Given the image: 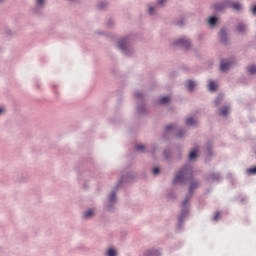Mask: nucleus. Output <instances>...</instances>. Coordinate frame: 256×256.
<instances>
[{
    "label": "nucleus",
    "instance_id": "f257e3e1",
    "mask_svg": "<svg viewBox=\"0 0 256 256\" xmlns=\"http://www.w3.org/2000/svg\"><path fill=\"white\" fill-rule=\"evenodd\" d=\"M187 173H189V169H187V168H184V169L180 170L176 174V176L174 178V182L175 183H183V180L185 179Z\"/></svg>",
    "mask_w": 256,
    "mask_h": 256
},
{
    "label": "nucleus",
    "instance_id": "f03ea898",
    "mask_svg": "<svg viewBox=\"0 0 256 256\" xmlns=\"http://www.w3.org/2000/svg\"><path fill=\"white\" fill-rule=\"evenodd\" d=\"M176 45H181L182 47H185L186 49H189V46L191 45V42H189V40H187V38H181L180 40H178Z\"/></svg>",
    "mask_w": 256,
    "mask_h": 256
},
{
    "label": "nucleus",
    "instance_id": "7ed1b4c3",
    "mask_svg": "<svg viewBox=\"0 0 256 256\" xmlns=\"http://www.w3.org/2000/svg\"><path fill=\"white\" fill-rule=\"evenodd\" d=\"M118 47L121 51H125L127 49V38H122L118 41Z\"/></svg>",
    "mask_w": 256,
    "mask_h": 256
},
{
    "label": "nucleus",
    "instance_id": "20e7f679",
    "mask_svg": "<svg viewBox=\"0 0 256 256\" xmlns=\"http://www.w3.org/2000/svg\"><path fill=\"white\" fill-rule=\"evenodd\" d=\"M231 67V62L222 60L220 64V70L221 71H228V69Z\"/></svg>",
    "mask_w": 256,
    "mask_h": 256
},
{
    "label": "nucleus",
    "instance_id": "39448f33",
    "mask_svg": "<svg viewBox=\"0 0 256 256\" xmlns=\"http://www.w3.org/2000/svg\"><path fill=\"white\" fill-rule=\"evenodd\" d=\"M186 87H187L188 91H193V89H195V82L188 80L186 82Z\"/></svg>",
    "mask_w": 256,
    "mask_h": 256
},
{
    "label": "nucleus",
    "instance_id": "423d86ee",
    "mask_svg": "<svg viewBox=\"0 0 256 256\" xmlns=\"http://www.w3.org/2000/svg\"><path fill=\"white\" fill-rule=\"evenodd\" d=\"M209 91H215L217 89V83L215 81H210L208 83Z\"/></svg>",
    "mask_w": 256,
    "mask_h": 256
},
{
    "label": "nucleus",
    "instance_id": "0eeeda50",
    "mask_svg": "<svg viewBox=\"0 0 256 256\" xmlns=\"http://www.w3.org/2000/svg\"><path fill=\"white\" fill-rule=\"evenodd\" d=\"M169 101H171V99L167 96L162 97V98L159 99L160 105H167V103H169Z\"/></svg>",
    "mask_w": 256,
    "mask_h": 256
},
{
    "label": "nucleus",
    "instance_id": "6e6552de",
    "mask_svg": "<svg viewBox=\"0 0 256 256\" xmlns=\"http://www.w3.org/2000/svg\"><path fill=\"white\" fill-rule=\"evenodd\" d=\"M221 117H227L229 115V107H224L220 110Z\"/></svg>",
    "mask_w": 256,
    "mask_h": 256
},
{
    "label": "nucleus",
    "instance_id": "1a4fd4ad",
    "mask_svg": "<svg viewBox=\"0 0 256 256\" xmlns=\"http://www.w3.org/2000/svg\"><path fill=\"white\" fill-rule=\"evenodd\" d=\"M186 125H188V126L197 125V120H195L193 118H187Z\"/></svg>",
    "mask_w": 256,
    "mask_h": 256
},
{
    "label": "nucleus",
    "instance_id": "9d476101",
    "mask_svg": "<svg viewBox=\"0 0 256 256\" xmlns=\"http://www.w3.org/2000/svg\"><path fill=\"white\" fill-rule=\"evenodd\" d=\"M220 37H221L222 43H225V41H227V40H225V37H227V32L225 31V29H222L220 31Z\"/></svg>",
    "mask_w": 256,
    "mask_h": 256
},
{
    "label": "nucleus",
    "instance_id": "9b49d317",
    "mask_svg": "<svg viewBox=\"0 0 256 256\" xmlns=\"http://www.w3.org/2000/svg\"><path fill=\"white\" fill-rule=\"evenodd\" d=\"M248 73L250 75H255L256 74V66L255 65L249 66L248 67Z\"/></svg>",
    "mask_w": 256,
    "mask_h": 256
},
{
    "label": "nucleus",
    "instance_id": "f8f14e48",
    "mask_svg": "<svg viewBox=\"0 0 256 256\" xmlns=\"http://www.w3.org/2000/svg\"><path fill=\"white\" fill-rule=\"evenodd\" d=\"M93 215V210L90 209L88 211H86L84 214H83V217L84 219H90V217Z\"/></svg>",
    "mask_w": 256,
    "mask_h": 256
},
{
    "label": "nucleus",
    "instance_id": "ddd939ff",
    "mask_svg": "<svg viewBox=\"0 0 256 256\" xmlns=\"http://www.w3.org/2000/svg\"><path fill=\"white\" fill-rule=\"evenodd\" d=\"M107 256H117V250L109 248L107 251Z\"/></svg>",
    "mask_w": 256,
    "mask_h": 256
},
{
    "label": "nucleus",
    "instance_id": "4468645a",
    "mask_svg": "<svg viewBox=\"0 0 256 256\" xmlns=\"http://www.w3.org/2000/svg\"><path fill=\"white\" fill-rule=\"evenodd\" d=\"M232 9H235L236 11H240L241 9V5L239 4V2H234L231 4Z\"/></svg>",
    "mask_w": 256,
    "mask_h": 256
},
{
    "label": "nucleus",
    "instance_id": "2eb2a0df",
    "mask_svg": "<svg viewBox=\"0 0 256 256\" xmlns=\"http://www.w3.org/2000/svg\"><path fill=\"white\" fill-rule=\"evenodd\" d=\"M247 175H256V167L248 168L246 170Z\"/></svg>",
    "mask_w": 256,
    "mask_h": 256
},
{
    "label": "nucleus",
    "instance_id": "dca6fc26",
    "mask_svg": "<svg viewBox=\"0 0 256 256\" xmlns=\"http://www.w3.org/2000/svg\"><path fill=\"white\" fill-rule=\"evenodd\" d=\"M246 27H245V24H239L237 26V32L238 33H243L245 31Z\"/></svg>",
    "mask_w": 256,
    "mask_h": 256
},
{
    "label": "nucleus",
    "instance_id": "f3484780",
    "mask_svg": "<svg viewBox=\"0 0 256 256\" xmlns=\"http://www.w3.org/2000/svg\"><path fill=\"white\" fill-rule=\"evenodd\" d=\"M196 158H197V150L191 151L189 154L190 161H192V159H196Z\"/></svg>",
    "mask_w": 256,
    "mask_h": 256
},
{
    "label": "nucleus",
    "instance_id": "a211bd4d",
    "mask_svg": "<svg viewBox=\"0 0 256 256\" xmlns=\"http://www.w3.org/2000/svg\"><path fill=\"white\" fill-rule=\"evenodd\" d=\"M217 21H218V19H217V17H215V16H213V17H210V19H209V25H216L217 24Z\"/></svg>",
    "mask_w": 256,
    "mask_h": 256
},
{
    "label": "nucleus",
    "instance_id": "6ab92c4d",
    "mask_svg": "<svg viewBox=\"0 0 256 256\" xmlns=\"http://www.w3.org/2000/svg\"><path fill=\"white\" fill-rule=\"evenodd\" d=\"M224 8H225V6L223 4H216V5H214L215 11H221Z\"/></svg>",
    "mask_w": 256,
    "mask_h": 256
},
{
    "label": "nucleus",
    "instance_id": "aec40b11",
    "mask_svg": "<svg viewBox=\"0 0 256 256\" xmlns=\"http://www.w3.org/2000/svg\"><path fill=\"white\" fill-rule=\"evenodd\" d=\"M135 149H136V151L143 152V151H145V146L143 144H138V145H136Z\"/></svg>",
    "mask_w": 256,
    "mask_h": 256
},
{
    "label": "nucleus",
    "instance_id": "412c9836",
    "mask_svg": "<svg viewBox=\"0 0 256 256\" xmlns=\"http://www.w3.org/2000/svg\"><path fill=\"white\" fill-rule=\"evenodd\" d=\"M189 199H191V196H187L186 198H185V200L183 201V203H182V207H187V205H188V203H189Z\"/></svg>",
    "mask_w": 256,
    "mask_h": 256
},
{
    "label": "nucleus",
    "instance_id": "4be33fe9",
    "mask_svg": "<svg viewBox=\"0 0 256 256\" xmlns=\"http://www.w3.org/2000/svg\"><path fill=\"white\" fill-rule=\"evenodd\" d=\"M197 188V182H192L190 185V193H193V189Z\"/></svg>",
    "mask_w": 256,
    "mask_h": 256
},
{
    "label": "nucleus",
    "instance_id": "5701e85b",
    "mask_svg": "<svg viewBox=\"0 0 256 256\" xmlns=\"http://www.w3.org/2000/svg\"><path fill=\"white\" fill-rule=\"evenodd\" d=\"M115 199H116V194H115V192H113V193L110 194V196H109V201H110L111 203H113V201H115Z\"/></svg>",
    "mask_w": 256,
    "mask_h": 256
},
{
    "label": "nucleus",
    "instance_id": "b1692460",
    "mask_svg": "<svg viewBox=\"0 0 256 256\" xmlns=\"http://www.w3.org/2000/svg\"><path fill=\"white\" fill-rule=\"evenodd\" d=\"M219 219H221V212H216L214 215V221H218Z\"/></svg>",
    "mask_w": 256,
    "mask_h": 256
},
{
    "label": "nucleus",
    "instance_id": "393cba45",
    "mask_svg": "<svg viewBox=\"0 0 256 256\" xmlns=\"http://www.w3.org/2000/svg\"><path fill=\"white\" fill-rule=\"evenodd\" d=\"M171 129H175V126L173 124L166 126V131H171Z\"/></svg>",
    "mask_w": 256,
    "mask_h": 256
},
{
    "label": "nucleus",
    "instance_id": "a878e982",
    "mask_svg": "<svg viewBox=\"0 0 256 256\" xmlns=\"http://www.w3.org/2000/svg\"><path fill=\"white\" fill-rule=\"evenodd\" d=\"M223 97L219 96L216 101H215V105H218L219 103H221Z\"/></svg>",
    "mask_w": 256,
    "mask_h": 256
},
{
    "label": "nucleus",
    "instance_id": "bb28decb",
    "mask_svg": "<svg viewBox=\"0 0 256 256\" xmlns=\"http://www.w3.org/2000/svg\"><path fill=\"white\" fill-rule=\"evenodd\" d=\"M164 3H167V0H158L157 5H163Z\"/></svg>",
    "mask_w": 256,
    "mask_h": 256
},
{
    "label": "nucleus",
    "instance_id": "cd10ccee",
    "mask_svg": "<svg viewBox=\"0 0 256 256\" xmlns=\"http://www.w3.org/2000/svg\"><path fill=\"white\" fill-rule=\"evenodd\" d=\"M148 11L150 15H153V11H155V8H153V6H150Z\"/></svg>",
    "mask_w": 256,
    "mask_h": 256
},
{
    "label": "nucleus",
    "instance_id": "c85d7f7f",
    "mask_svg": "<svg viewBox=\"0 0 256 256\" xmlns=\"http://www.w3.org/2000/svg\"><path fill=\"white\" fill-rule=\"evenodd\" d=\"M153 174H154V175H158V174H159V168H157V167L154 168V169H153Z\"/></svg>",
    "mask_w": 256,
    "mask_h": 256
},
{
    "label": "nucleus",
    "instance_id": "c756f323",
    "mask_svg": "<svg viewBox=\"0 0 256 256\" xmlns=\"http://www.w3.org/2000/svg\"><path fill=\"white\" fill-rule=\"evenodd\" d=\"M135 96L137 97V99H139V97H143V94H141V92H137Z\"/></svg>",
    "mask_w": 256,
    "mask_h": 256
},
{
    "label": "nucleus",
    "instance_id": "7c9ffc66",
    "mask_svg": "<svg viewBox=\"0 0 256 256\" xmlns=\"http://www.w3.org/2000/svg\"><path fill=\"white\" fill-rule=\"evenodd\" d=\"M251 11H252L253 15H256V5L252 7Z\"/></svg>",
    "mask_w": 256,
    "mask_h": 256
},
{
    "label": "nucleus",
    "instance_id": "2f4dec72",
    "mask_svg": "<svg viewBox=\"0 0 256 256\" xmlns=\"http://www.w3.org/2000/svg\"><path fill=\"white\" fill-rule=\"evenodd\" d=\"M44 0H37V5H43Z\"/></svg>",
    "mask_w": 256,
    "mask_h": 256
},
{
    "label": "nucleus",
    "instance_id": "473e14b6",
    "mask_svg": "<svg viewBox=\"0 0 256 256\" xmlns=\"http://www.w3.org/2000/svg\"><path fill=\"white\" fill-rule=\"evenodd\" d=\"M5 111V108H0V115Z\"/></svg>",
    "mask_w": 256,
    "mask_h": 256
},
{
    "label": "nucleus",
    "instance_id": "72a5a7b5",
    "mask_svg": "<svg viewBox=\"0 0 256 256\" xmlns=\"http://www.w3.org/2000/svg\"><path fill=\"white\" fill-rule=\"evenodd\" d=\"M98 7H99V9H103V6H102L101 4H99V6H98Z\"/></svg>",
    "mask_w": 256,
    "mask_h": 256
},
{
    "label": "nucleus",
    "instance_id": "f704fd0d",
    "mask_svg": "<svg viewBox=\"0 0 256 256\" xmlns=\"http://www.w3.org/2000/svg\"><path fill=\"white\" fill-rule=\"evenodd\" d=\"M147 256H155V254L151 253V254H149V255H147Z\"/></svg>",
    "mask_w": 256,
    "mask_h": 256
}]
</instances>
